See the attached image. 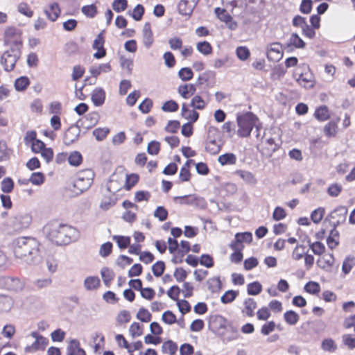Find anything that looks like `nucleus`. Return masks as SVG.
Wrapping results in <instances>:
<instances>
[{"label":"nucleus","mask_w":355,"mask_h":355,"mask_svg":"<svg viewBox=\"0 0 355 355\" xmlns=\"http://www.w3.org/2000/svg\"><path fill=\"white\" fill-rule=\"evenodd\" d=\"M305 255L304 247L302 245H297L292 252L293 259L297 261L301 259Z\"/></svg>","instance_id":"61"},{"label":"nucleus","mask_w":355,"mask_h":355,"mask_svg":"<svg viewBox=\"0 0 355 355\" xmlns=\"http://www.w3.org/2000/svg\"><path fill=\"white\" fill-rule=\"evenodd\" d=\"M340 119L337 118L336 121H331L324 128V132L327 137H334L337 133L338 123Z\"/></svg>","instance_id":"30"},{"label":"nucleus","mask_w":355,"mask_h":355,"mask_svg":"<svg viewBox=\"0 0 355 355\" xmlns=\"http://www.w3.org/2000/svg\"><path fill=\"white\" fill-rule=\"evenodd\" d=\"M2 284L9 291H19L24 288V283L18 278L5 277L1 279Z\"/></svg>","instance_id":"14"},{"label":"nucleus","mask_w":355,"mask_h":355,"mask_svg":"<svg viewBox=\"0 0 355 355\" xmlns=\"http://www.w3.org/2000/svg\"><path fill=\"white\" fill-rule=\"evenodd\" d=\"M143 44L146 49H149L154 42L153 33L149 22H146L143 28Z\"/></svg>","instance_id":"18"},{"label":"nucleus","mask_w":355,"mask_h":355,"mask_svg":"<svg viewBox=\"0 0 355 355\" xmlns=\"http://www.w3.org/2000/svg\"><path fill=\"white\" fill-rule=\"evenodd\" d=\"M321 347L324 351L327 352H334L336 349V345L331 338L324 339L322 342Z\"/></svg>","instance_id":"62"},{"label":"nucleus","mask_w":355,"mask_h":355,"mask_svg":"<svg viewBox=\"0 0 355 355\" xmlns=\"http://www.w3.org/2000/svg\"><path fill=\"white\" fill-rule=\"evenodd\" d=\"M178 108V104L173 100L165 102L162 107V110L163 111L168 112H176Z\"/></svg>","instance_id":"58"},{"label":"nucleus","mask_w":355,"mask_h":355,"mask_svg":"<svg viewBox=\"0 0 355 355\" xmlns=\"http://www.w3.org/2000/svg\"><path fill=\"white\" fill-rule=\"evenodd\" d=\"M151 194L148 191H138L135 193V200L137 202H140L142 201H148Z\"/></svg>","instance_id":"59"},{"label":"nucleus","mask_w":355,"mask_h":355,"mask_svg":"<svg viewBox=\"0 0 355 355\" xmlns=\"http://www.w3.org/2000/svg\"><path fill=\"white\" fill-rule=\"evenodd\" d=\"M347 214V209L345 207L340 206L336 208L333 211H331L329 216L328 219L332 224V225L335 227L337 225L344 223L346 220Z\"/></svg>","instance_id":"8"},{"label":"nucleus","mask_w":355,"mask_h":355,"mask_svg":"<svg viewBox=\"0 0 355 355\" xmlns=\"http://www.w3.org/2000/svg\"><path fill=\"white\" fill-rule=\"evenodd\" d=\"M199 0H181L178 4L179 12L182 15H190Z\"/></svg>","instance_id":"15"},{"label":"nucleus","mask_w":355,"mask_h":355,"mask_svg":"<svg viewBox=\"0 0 355 355\" xmlns=\"http://www.w3.org/2000/svg\"><path fill=\"white\" fill-rule=\"evenodd\" d=\"M67 355H85V352L80 348L78 340L71 339L67 348Z\"/></svg>","instance_id":"22"},{"label":"nucleus","mask_w":355,"mask_h":355,"mask_svg":"<svg viewBox=\"0 0 355 355\" xmlns=\"http://www.w3.org/2000/svg\"><path fill=\"white\" fill-rule=\"evenodd\" d=\"M13 304L11 297L0 295V311L6 312L10 310Z\"/></svg>","instance_id":"35"},{"label":"nucleus","mask_w":355,"mask_h":355,"mask_svg":"<svg viewBox=\"0 0 355 355\" xmlns=\"http://www.w3.org/2000/svg\"><path fill=\"white\" fill-rule=\"evenodd\" d=\"M178 351V345L175 343L172 340H168L164 342L162 346V352L164 354H168L169 355H176Z\"/></svg>","instance_id":"32"},{"label":"nucleus","mask_w":355,"mask_h":355,"mask_svg":"<svg viewBox=\"0 0 355 355\" xmlns=\"http://www.w3.org/2000/svg\"><path fill=\"white\" fill-rule=\"evenodd\" d=\"M206 102L198 95L193 96L191 101L190 105L193 109L202 110L206 107Z\"/></svg>","instance_id":"40"},{"label":"nucleus","mask_w":355,"mask_h":355,"mask_svg":"<svg viewBox=\"0 0 355 355\" xmlns=\"http://www.w3.org/2000/svg\"><path fill=\"white\" fill-rule=\"evenodd\" d=\"M293 76L299 85L304 88H311L313 86V76L307 64H303L297 67L295 69Z\"/></svg>","instance_id":"5"},{"label":"nucleus","mask_w":355,"mask_h":355,"mask_svg":"<svg viewBox=\"0 0 355 355\" xmlns=\"http://www.w3.org/2000/svg\"><path fill=\"white\" fill-rule=\"evenodd\" d=\"M355 265V258L353 257H347L344 260L342 266V270L345 274H348Z\"/></svg>","instance_id":"50"},{"label":"nucleus","mask_w":355,"mask_h":355,"mask_svg":"<svg viewBox=\"0 0 355 355\" xmlns=\"http://www.w3.org/2000/svg\"><path fill=\"white\" fill-rule=\"evenodd\" d=\"M47 18L51 21H55L60 14V9L57 3H53L44 10Z\"/></svg>","instance_id":"26"},{"label":"nucleus","mask_w":355,"mask_h":355,"mask_svg":"<svg viewBox=\"0 0 355 355\" xmlns=\"http://www.w3.org/2000/svg\"><path fill=\"white\" fill-rule=\"evenodd\" d=\"M68 162L70 165L77 166L82 162V155L80 153L74 151L67 156Z\"/></svg>","instance_id":"49"},{"label":"nucleus","mask_w":355,"mask_h":355,"mask_svg":"<svg viewBox=\"0 0 355 355\" xmlns=\"http://www.w3.org/2000/svg\"><path fill=\"white\" fill-rule=\"evenodd\" d=\"M152 318L150 313L146 309L141 308L139 310L137 314V318L141 322H150Z\"/></svg>","instance_id":"56"},{"label":"nucleus","mask_w":355,"mask_h":355,"mask_svg":"<svg viewBox=\"0 0 355 355\" xmlns=\"http://www.w3.org/2000/svg\"><path fill=\"white\" fill-rule=\"evenodd\" d=\"M153 216L160 221H164L168 217V211L162 206H159L154 211Z\"/></svg>","instance_id":"55"},{"label":"nucleus","mask_w":355,"mask_h":355,"mask_svg":"<svg viewBox=\"0 0 355 355\" xmlns=\"http://www.w3.org/2000/svg\"><path fill=\"white\" fill-rule=\"evenodd\" d=\"M46 237L57 245H66L69 243L75 236L76 229L59 223L53 221L46 224L44 227Z\"/></svg>","instance_id":"2"},{"label":"nucleus","mask_w":355,"mask_h":355,"mask_svg":"<svg viewBox=\"0 0 355 355\" xmlns=\"http://www.w3.org/2000/svg\"><path fill=\"white\" fill-rule=\"evenodd\" d=\"M32 222V216L28 213H19L12 218V225L15 230L28 227Z\"/></svg>","instance_id":"9"},{"label":"nucleus","mask_w":355,"mask_h":355,"mask_svg":"<svg viewBox=\"0 0 355 355\" xmlns=\"http://www.w3.org/2000/svg\"><path fill=\"white\" fill-rule=\"evenodd\" d=\"M236 156L233 153H225L218 158V162L222 165H234L236 162Z\"/></svg>","instance_id":"29"},{"label":"nucleus","mask_w":355,"mask_h":355,"mask_svg":"<svg viewBox=\"0 0 355 355\" xmlns=\"http://www.w3.org/2000/svg\"><path fill=\"white\" fill-rule=\"evenodd\" d=\"M196 49L204 55H208L212 52L211 44L206 41L198 42L196 45Z\"/></svg>","instance_id":"43"},{"label":"nucleus","mask_w":355,"mask_h":355,"mask_svg":"<svg viewBox=\"0 0 355 355\" xmlns=\"http://www.w3.org/2000/svg\"><path fill=\"white\" fill-rule=\"evenodd\" d=\"M304 290L310 294L316 295L320 291V286L318 282H309L304 286Z\"/></svg>","instance_id":"52"},{"label":"nucleus","mask_w":355,"mask_h":355,"mask_svg":"<svg viewBox=\"0 0 355 355\" xmlns=\"http://www.w3.org/2000/svg\"><path fill=\"white\" fill-rule=\"evenodd\" d=\"M181 114L185 119L191 123L196 122L199 117V114L193 110H190L186 103H182L181 108Z\"/></svg>","instance_id":"23"},{"label":"nucleus","mask_w":355,"mask_h":355,"mask_svg":"<svg viewBox=\"0 0 355 355\" xmlns=\"http://www.w3.org/2000/svg\"><path fill=\"white\" fill-rule=\"evenodd\" d=\"M178 76L183 81H187L193 78V73L190 68L184 67L179 71Z\"/></svg>","instance_id":"57"},{"label":"nucleus","mask_w":355,"mask_h":355,"mask_svg":"<svg viewBox=\"0 0 355 355\" xmlns=\"http://www.w3.org/2000/svg\"><path fill=\"white\" fill-rule=\"evenodd\" d=\"M18 11L28 17H31L33 15V11L31 9L30 6L26 3H21L17 7Z\"/></svg>","instance_id":"63"},{"label":"nucleus","mask_w":355,"mask_h":355,"mask_svg":"<svg viewBox=\"0 0 355 355\" xmlns=\"http://www.w3.org/2000/svg\"><path fill=\"white\" fill-rule=\"evenodd\" d=\"M100 116L98 112H92L87 114L84 118L80 119L77 124L85 129H89L94 127L98 121Z\"/></svg>","instance_id":"13"},{"label":"nucleus","mask_w":355,"mask_h":355,"mask_svg":"<svg viewBox=\"0 0 355 355\" xmlns=\"http://www.w3.org/2000/svg\"><path fill=\"white\" fill-rule=\"evenodd\" d=\"M192 162V160H187L186 163L181 168L179 178L182 182L189 181L191 177V173L189 171L190 164Z\"/></svg>","instance_id":"36"},{"label":"nucleus","mask_w":355,"mask_h":355,"mask_svg":"<svg viewBox=\"0 0 355 355\" xmlns=\"http://www.w3.org/2000/svg\"><path fill=\"white\" fill-rule=\"evenodd\" d=\"M100 279L96 276H89L84 280V287L87 291L97 289L100 286Z\"/></svg>","instance_id":"28"},{"label":"nucleus","mask_w":355,"mask_h":355,"mask_svg":"<svg viewBox=\"0 0 355 355\" xmlns=\"http://www.w3.org/2000/svg\"><path fill=\"white\" fill-rule=\"evenodd\" d=\"M262 291V286L258 282H254L248 285L247 292L249 295H257Z\"/></svg>","instance_id":"47"},{"label":"nucleus","mask_w":355,"mask_h":355,"mask_svg":"<svg viewBox=\"0 0 355 355\" xmlns=\"http://www.w3.org/2000/svg\"><path fill=\"white\" fill-rule=\"evenodd\" d=\"M315 116L319 121H326L329 117L328 108L326 106L320 107L316 110Z\"/></svg>","instance_id":"46"},{"label":"nucleus","mask_w":355,"mask_h":355,"mask_svg":"<svg viewBox=\"0 0 355 355\" xmlns=\"http://www.w3.org/2000/svg\"><path fill=\"white\" fill-rule=\"evenodd\" d=\"M104 38L101 33L98 34L94 41L93 48L97 50V52L94 54V58L99 59L104 57L106 54L105 50L103 48Z\"/></svg>","instance_id":"20"},{"label":"nucleus","mask_w":355,"mask_h":355,"mask_svg":"<svg viewBox=\"0 0 355 355\" xmlns=\"http://www.w3.org/2000/svg\"><path fill=\"white\" fill-rule=\"evenodd\" d=\"M334 263V257L331 253L324 254L317 261V265L326 271H330Z\"/></svg>","instance_id":"19"},{"label":"nucleus","mask_w":355,"mask_h":355,"mask_svg":"<svg viewBox=\"0 0 355 355\" xmlns=\"http://www.w3.org/2000/svg\"><path fill=\"white\" fill-rule=\"evenodd\" d=\"M238 291L229 290L226 291L220 297V301L223 304H228L232 302L237 297Z\"/></svg>","instance_id":"45"},{"label":"nucleus","mask_w":355,"mask_h":355,"mask_svg":"<svg viewBox=\"0 0 355 355\" xmlns=\"http://www.w3.org/2000/svg\"><path fill=\"white\" fill-rule=\"evenodd\" d=\"M174 201L180 205H189L199 206L205 204V200L196 194H190L183 196H176Z\"/></svg>","instance_id":"10"},{"label":"nucleus","mask_w":355,"mask_h":355,"mask_svg":"<svg viewBox=\"0 0 355 355\" xmlns=\"http://www.w3.org/2000/svg\"><path fill=\"white\" fill-rule=\"evenodd\" d=\"M139 180V176L136 174H130L125 175V183L124 187L126 190H130L133 186H135Z\"/></svg>","instance_id":"53"},{"label":"nucleus","mask_w":355,"mask_h":355,"mask_svg":"<svg viewBox=\"0 0 355 355\" xmlns=\"http://www.w3.org/2000/svg\"><path fill=\"white\" fill-rule=\"evenodd\" d=\"M339 234L338 232L334 229L331 231L330 234L329 235L328 238L327 239V243L328 247L333 250L338 245L339 241Z\"/></svg>","instance_id":"33"},{"label":"nucleus","mask_w":355,"mask_h":355,"mask_svg":"<svg viewBox=\"0 0 355 355\" xmlns=\"http://www.w3.org/2000/svg\"><path fill=\"white\" fill-rule=\"evenodd\" d=\"M196 91V87L193 84H184L179 86L178 92L184 98L188 99L193 96Z\"/></svg>","instance_id":"24"},{"label":"nucleus","mask_w":355,"mask_h":355,"mask_svg":"<svg viewBox=\"0 0 355 355\" xmlns=\"http://www.w3.org/2000/svg\"><path fill=\"white\" fill-rule=\"evenodd\" d=\"M284 320L290 325H295L300 319V315L293 311H288L284 315Z\"/></svg>","instance_id":"41"},{"label":"nucleus","mask_w":355,"mask_h":355,"mask_svg":"<svg viewBox=\"0 0 355 355\" xmlns=\"http://www.w3.org/2000/svg\"><path fill=\"white\" fill-rule=\"evenodd\" d=\"M252 241V233L249 232L236 233L230 246L232 250H243L244 243H250Z\"/></svg>","instance_id":"7"},{"label":"nucleus","mask_w":355,"mask_h":355,"mask_svg":"<svg viewBox=\"0 0 355 355\" xmlns=\"http://www.w3.org/2000/svg\"><path fill=\"white\" fill-rule=\"evenodd\" d=\"M131 319L130 313L128 311L123 310L121 311L116 318V322L117 325H121L123 324L127 323L130 322Z\"/></svg>","instance_id":"42"},{"label":"nucleus","mask_w":355,"mask_h":355,"mask_svg":"<svg viewBox=\"0 0 355 355\" xmlns=\"http://www.w3.org/2000/svg\"><path fill=\"white\" fill-rule=\"evenodd\" d=\"M235 174L241 178L246 184L250 185H255L257 182L254 174L248 171L237 170Z\"/></svg>","instance_id":"27"},{"label":"nucleus","mask_w":355,"mask_h":355,"mask_svg":"<svg viewBox=\"0 0 355 355\" xmlns=\"http://www.w3.org/2000/svg\"><path fill=\"white\" fill-rule=\"evenodd\" d=\"M325 214V209L323 207H318L313 210L311 214V220L314 223H319Z\"/></svg>","instance_id":"48"},{"label":"nucleus","mask_w":355,"mask_h":355,"mask_svg":"<svg viewBox=\"0 0 355 355\" xmlns=\"http://www.w3.org/2000/svg\"><path fill=\"white\" fill-rule=\"evenodd\" d=\"M129 332L133 338L140 336L143 334L142 326L138 322H133L129 328Z\"/></svg>","instance_id":"54"},{"label":"nucleus","mask_w":355,"mask_h":355,"mask_svg":"<svg viewBox=\"0 0 355 355\" xmlns=\"http://www.w3.org/2000/svg\"><path fill=\"white\" fill-rule=\"evenodd\" d=\"M110 133V129L107 127L98 128L93 130V135L98 141H103Z\"/></svg>","instance_id":"44"},{"label":"nucleus","mask_w":355,"mask_h":355,"mask_svg":"<svg viewBox=\"0 0 355 355\" xmlns=\"http://www.w3.org/2000/svg\"><path fill=\"white\" fill-rule=\"evenodd\" d=\"M49 343V340L45 337L39 338L32 345L25 347L26 352H35L37 350H44Z\"/></svg>","instance_id":"21"},{"label":"nucleus","mask_w":355,"mask_h":355,"mask_svg":"<svg viewBox=\"0 0 355 355\" xmlns=\"http://www.w3.org/2000/svg\"><path fill=\"white\" fill-rule=\"evenodd\" d=\"M79 137V130L75 128H69L65 132L63 141L64 144L69 146L78 140Z\"/></svg>","instance_id":"25"},{"label":"nucleus","mask_w":355,"mask_h":355,"mask_svg":"<svg viewBox=\"0 0 355 355\" xmlns=\"http://www.w3.org/2000/svg\"><path fill=\"white\" fill-rule=\"evenodd\" d=\"M236 53L238 58L243 61L246 60L250 55L249 49L245 46L238 47L236 50Z\"/></svg>","instance_id":"60"},{"label":"nucleus","mask_w":355,"mask_h":355,"mask_svg":"<svg viewBox=\"0 0 355 355\" xmlns=\"http://www.w3.org/2000/svg\"><path fill=\"white\" fill-rule=\"evenodd\" d=\"M282 46L279 42H274L270 44L267 51V58L272 62H278L283 57Z\"/></svg>","instance_id":"11"},{"label":"nucleus","mask_w":355,"mask_h":355,"mask_svg":"<svg viewBox=\"0 0 355 355\" xmlns=\"http://www.w3.org/2000/svg\"><path fill=\"white\" fill-rule=\"evenodd\" d=\"M101 274L104 284L107 286H109L110 282L114 278V272L108 268H103L101 271Z\"/></svg>","instance_id":"37"},{"label":"nucleus","mask_w":355,"mask_h":355,"mask_svg":"<svg viewBox=\"0 0 355 355\" xmlns=\"http://www.w3.org/2000/svg\"><path fill=\"white\" fill-rule=\"evenodd\" d=\"M44 175L40 172L33 173L29 178V181L34 185L40 186L44 182Z\"/></svg>","instance_id":"51"},{"label":"nucleus","mask_w":355,"mask_h":355,"mask_svg":"<svg viewBox=\"0 0 355 355\" xmlns=\"http://www.w3.org/2000/svg\"><path fill=\"white\" fill-rule=\"evenodd\" d=\"M287 46H294L296 49H303L305 46V42L297 33H292L288 41Z\"/></svg>","instance_id":"31"},{"label":"nucleus","mask_w":355,"mask_h":355,"mask_svg":"<svg viewBox=\"0 0 355 355\" xmlns=\"http://www.w3.org/2000/svg\"><path fill=\"white\" fill-rule=\"evenodd\" d=\"M110 71H111V67H110V64H108V63L101 64H99L98 66H93L89 69L91 74L94 77L98 76L102 72L107 73Z\"/></svg>","instance_id":"34"},{"label":"nucleus","mask_w":355,"mask_h":355,"mask_svg":"<svg viewBox=\"0 0 355 355\" xmlns=\"http://www.w3.org/2000/svg\"><path fill=\"white\" fill-rule=\"evenodd\" d=\"M30 84V80L26 76H21L15 82V89L18 92L24 91Z\"/></svg>","instance_id":"39"},{"label":"nucleus","mask_w":355,"mask_h":355,"mask_svg":"<svg viewBox=\"0 0 355 355\" xmlns=\"http://www.w3.org/2000/svg\"><path fill=\"white\" fill-rule=\"evenodd\" d=\"M91 99L96 107L102 106L105 101V92L101 87L95 88L92 94Z\"/></svg>","instance_id":"17"},{"label":"nucleus","mask_w":355,"mask_h":355,"mask_svg":"<svg viewBox=\"0 0 355 355\" xmlns=\"http://www.w3.org/2000/svg\"><path fill=\"white\" fill-rule=\"evenodd\" d=\"M21 57V52L18 49H10L6 51L0 58V63L6 71L14 69L16 62Z\"/></svg>","instance_id":"6"},{"label":"nucleus","mask_w":355,"mask_h":355,"mask_svg":"<svg viewBox=\"0 0 355 355\" xmlns=\"http://www.w3.org/2000/svg\"><path fill=\"white\" fill-rule=\"evenodd\" d=\"M257 307V302L253 298L248 297L243 302L241 312L245 315L252 317L254 315V311Z\"/></svg>","instance_id":"16"},{"label":"nucleus","mask_w":355,"mask_h":355,"mask_svg":"<svg viewBox=\"0 0 355 355\" xmlns=\"http://www.w3.org/2000/svg\"><path fill=\"white\" fill-rule=\"evenodd\" d=\"M15 257L27 266H35L42 261L40 243L34 238L19 237L13 242Z\"/></svg>","instance_id":"1"},{"label":"nucleus","mask_w":355,"mask_h":355,"mask_svg":"<svg viewBox=\"0 0 355 355\" xmlns=\"http://www.w3.org/2000/svg\"><path fill=\"white\" fill-rule=\"evenodd\" d=\"M94 177V173L90 169L79 172L73 183L74 188L78 190L77 193L87 191L92 186Z\"/></svg>","instance_id":"4"},{"label":"nucleus","mask_w":355,"mask_h":355,"mask_svg":"<svg viewBox=\"0 0 355 355\" xmlns=\"http://www.w3.org/2000/svg\"><path fill=\"white\" fill-rule=\"evenodd\" d=\"M112 239L117 243L120 249H125L130 244L129 236L114 235L112 236Z\"/></svg>","instance_id":"38"},{"label":"nucleus","mask_w":355,"mask_h":355,"mask_svg":"<svg viewBox=\"0 0 355 355\" xmlns=\"http://www.w3.org/2000/svg\"><path fill=\"white\" fill-rule=\"evenodd\" d=\"M215 14L217 17L223 22L225 23L227 26L231 30H235L238 24L233 20L231 15L227 12L226 10L220 8H215Z\"/></svg>","instance_id":"12"},{"label":"nucleus","mask_w":355,"mask_h":355,"mask_svg":"<svg viewBox=\"0 0 355 355\" xmlns=\"http://www.w3.org/2000/svg\"><path fill=\"white\" fill-rule=\"evenodd\" d=\"M237 134L241 137H246L250 135L254 126L256 125L257 118L252 113H245L237 116Z\"/></svg>","instance_id":"3"},{"label":"nucleus","mask_w":355,"mask_h":355,"mask_svg":"<svg viewBox=\"0 0 355 355\" xmlns=\"http://www.w3.org/2000/svg\"><path fill=\"white\" fill-rule=\"evenodd\" d=\"M127 6V0H114L112 3V8L117 12L125 10Z\"/></svg>","instance_id":"64"}]
</instances>
